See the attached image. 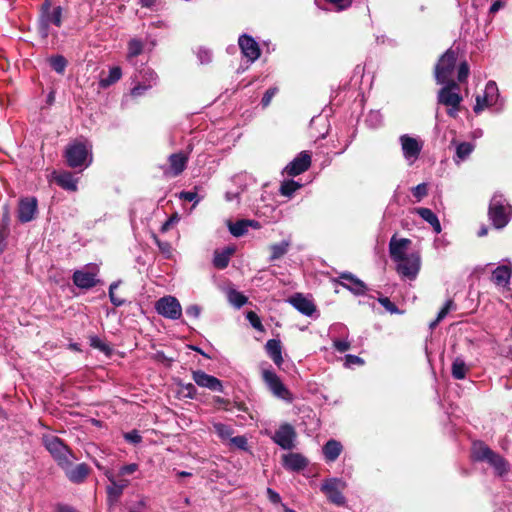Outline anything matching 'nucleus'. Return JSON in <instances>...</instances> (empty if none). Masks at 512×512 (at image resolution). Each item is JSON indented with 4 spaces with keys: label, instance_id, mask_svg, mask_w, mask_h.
I'll list each match as a JSON object with an SVG mask.
<instances>
[{
    "label": "nucleus",
    "instance_id": "nucleus-17",
    "mask_svg": "<svg viewBox=\"0 0 512 512\" xmlns=\"http://www.w3.org/2000/svg\"><path fill=\"white\" fill-rule=\"evenodd\" d=\"M310 164V154L306 151H303L286 166L285 171L290 176H297L306 171L310 167Z\"/></svg>",
    "mask_w": 512,
    "mask_h": 512
},
{
    "label": "nucleus",
    "instance_id": "nucleus-11",
    "mask_svg": "<svg viewBox=\"0 0 512 512\" xmlns=\"http://www.w3.org/2000/svg\"><path fill=\"white\" fill-rule=\"evenodd\" d=\"M499 98L498 87L495 82L490 81L486 84L483 95H478L476 97V104L474 106V111L479 113L483 111L485 108L496 105Z\"/></svg>",
    "mask_w": 512,
    "mask_h": 512
},
{
    "label": "nucleus",
    "instance_id": "nucleus-24",
    "mask_svg": "<svg viewBox=\"0 0 512 512\" xmlns=\"http://www.w3.org/2000/svg\"><path fill=\"white\" fill-rule=\"evenodd\" d=\"M284 466L293 471H299L307 466V460L300 454L289 453L283 456Z\"/></svg>",
    "mask_w": 512,
    "mask_h": 512
},
{
    "label": "nucleus",
    "instance_id": "nucleus-47",
    "mask_svg": "<svg viewBox=\"0 0 512 512\" xmlns=\"http://www.w3.org/2000/svg\"><path fill=\"white\" fill-rule=\"evenodd\" d=\"M379 303L390 313L396 314L399 313L398 308L394 303H392L389 298L387 297H381L378 299Z\"/></svg>",
    "mask_w": 512,
    "mask_h": 512
},
{
    "label": "nucleus",
    "instance_id": "nucleus-25",
    "mask_svg": "<svg viewBox=\"0 0 512 512\" xmlns=\"http://www.w3.org/2000/svg\"><path fill=\"white\" fill-rule=\"evenodd\" d=\"M105 476L110 482V484L107 486L108 501L110 504H113L118 501L123 493V490L116 484V478L110 470H105Z\"/></svg>",
    "mask_w": 512,
    "mask_h": 512
},
{
    "label": "nucleus",
    "instance_id": "nucleus-33",
    "mask_svg": "<svg viewBox=\"0 0 512 512\" xmlns=\"http://www.w3.org/2000/svg\"><path fill=\"white\" fill-rule=\"evenodd\" d=\"M252 223V220H240L236 223H229V231L233 236L240 237L247 232L249 225H252Z\"/></svg>",
    "mask_w": 512,
    "mask_h": 512
},
{
    "label": "nucleus",
    "instance_id": "nucleus-8",
    "mask_svg": "<svg viewBox=\"0 0 512 512\" xmlns=\"http://www.w3.org/2000/svg\"><path fill=\"white\" fill-rule=\"evenodd\" d=\"M345 488V481L338 478L326 479L321 485V491L332 503L339 506L345 504V497L342 495V491Z\"/></svg>",
    "mask_w": 512,
    "mask_h": 512
},
{
    "label": "nucleus",
    "instance_id": "nucleus-28",
    "mask_svg": "<svg viewBox=\"0 0 512 512\" xmlns=\"http://www.w3.org/2000/svg\"><path fill=\"white\" fill-rule=\"evenodd\" d=\"M416 212L423 220L428 222L433 227L436 233L441 232V225L438 220V217L432 210H430L429 208H417Z\"/></svg>",
    "mask_w": 512,
    "mask_h": 512
},
{
    "label": "nucleus",
    "instance_id": "nucleus-43",
    "mask_svg": "<svg viewBox=\"0 0 512 512\" xmlns=\"http://www.w3.org/2000/svg\"><path fill=\"white\" fill-rule=\"evenodd\" d=\"M120 281L113 282L109 287V298L113 305L116 307L122 306L124 304V299L118 297L115 294V289L119 286Z\"/></svg>",
    "mask_w": 512,
    "mask_h": 512
},
{
    "label": "nucleus",
    "instance_id": "nucleus-48",
    "mask_svg": "<svg viewBox=\"0 0 512 512\" xmlns=\"http://www.w3.org/2000/svg\"><path fill=\"white\" fill-rule=\"evenodd\" d=\"M364 360L358 356L348 354L345 356V367L351 368L353 365H363Z\"/></svg>",
    "mask_w": 512,
    "mask_h": 512
},
{
    "label": "nucleus",
    "instance_id": "nucleus-62",
    "mask_svg": "<svg viewBox=\"0 0 512 512\" xmlns=\"http://www.w3.org/2000/svg\"><path fill=\"white\" fill-rule=\"evenodd\" d=\"M180 198L185 200V201H195V203L198 202V199H197V193L196 192H191V191H184V192H181L180 193Z\"/></svg>",
    "mask_w": 512,
    "mask_h": 512
},
{
    "label": "nucleus",
    "instance_id": "nucleus-4",
    "mask_svg": "<svg viewBox=\"0 0 512 512\" xmlns=\"http://www.w3.org/2000/svg\"><path fill=\"white\" fill-rule=\"evenodd\" d=\"M262 377L268 389L275 397L287 403H291L293 401L294 397L292 393L283 384V382L275 372H273L272 370L265 369L262 372Z\"/></svg>",
    "mask_w": 512,
    "mask_h": 512
},
{
    "label": "nucleus",
    "instance_id": "nucleus-12",
    "mask_svg": "<svg viewBox=\"0 0 512 512\" xmlns=\"http://www.w3.org/2000/svg\"><path fill=\"white\" fill-rule=\"evenodd\" d=\"M400 143L404 158L409 164H413L422 150V143L409 135H402L400 137Z\"/></svg>",
    "mask_w": 512,
    "mask_h": 512
},
{
    "label": "nucleus",
    "instance_id": "nucleus-29",
    "mask_svg": "<svg viewBox=\"0 0 512 512\" xmlns=\"http://www.w3.org/2000/svg\"><path fill=\"white\" fill-rule=\"evenodd\" d=\"M56 182L64 189L69 191L77 190V180L69 172H64L56 177Z\"/></svg>",
    "mask_w": 512,
    "mask_h": 512
},
{
    "label": "nucleus",
    "instance_id": "nucleus-57",
    "mask_svg": "<svg viewBox=\"0 0 512 512\" xmlns=\"http://www.w3.org/2000/svg\"><path fill=\"white\" fill-rule=\"evenodd\" d=\"M182 392L184 393V395L186 397H189V398L193 399L196 396L197 390H196V388H195V386L193 384L188 383V384L183 386Z\"/></svg>",
    "mask_w": 512,
    "mask_h": 512
},
{
    "label": "nucleus",
    "instance_id": "nucleus-52",
    "mask_svg": "<svg viewBox=\"0 0 512 512\" xmlns=\"http://www.w3.org/2000/svg\"><path fill=\"white\" fill-rule=\"evenodd\" d=\"M48 22L55 24L56 26L61 25V8L56 7L51 15L48 17Z\"/></svg>",
    "mask_w": 512,
    "mask_h": 512
},
{
    "label": "nucleus",
    "instance_id": "nucleus-14",
    "mask_svg": "<svg viewBox=\"0 0 512 512\" xmlns=\"http://www.w3.org/2000/svg\"><path fill=\"white\" fill-rule=\"evenodd\" d=\"M192 378L194 382L200 387L207 388L214 392L223 391L222 382L218 378L209 375L202 370L193 371Z\"/></svg>",
    "mask_w": 512,
    "mask_h": 512
},
{
    "label": "nucleus",
    "instance_id": "nucleus-37",
    "mask_svg": "<svg viewBox=\"0 0 512 512\" xmlns=\"http://www.w3.org/2000/svg\"><path fill=\"white\" fill-rule=\"evenodd\" d=\"M213 429L218 437L224 442L227 443L233 435V429L230 426H227L223 423H214Z\"/></svg>",
    "mask_w": 512,
    "mask_h": 512
},
{
    "label": "nucleus",
    "instance_id": "nucleus-61",
    "mask_svg": "<svg viewBox=\"0 0 512 512\" xmlns=\"http://www.w3.org/2000/svg\"><path fill=\"white\" fill-rule=\"evenodd\" d=\"M179 221L178 214H173L163 225L161 230L163 232H166L170 229V227L174 224H176Z\"/></svg>",
    "mask_w": 512,
    "mask_h": 512
},
{
    "label": "nucleus",
    "instance_id": "nucleus-45",
    "mask_svg": "<svg viewBox=\"0 0 512 512\" xmlns=\"http://www.w3.org/2000/svg\"><path fill=\"white\" fill-rule=\"evenodd\" d=\"M453 303L452 301H447L446 304L444 305V307L440 310V312L438 313V316L436 318L435 321H433L431 324H430V327L431 328H434L442 319L445 318V316L448 314V312L450 311L451 307H452Z\"/></svg>",
    "mask_w": 512,
    "mask_h": 512
},
{
    "label": "nucleus",
    "instance_id": "nucleus-50",
    "mask_svg": "<svg viewBox=\"0 0 512 512\" xmlns=\"http://www.w3.org/2000/svg\"><path fill=\"white\" fill-rule=\"evenodd\" d=\"M137 470H138V465L135 463L125 465L120 468V470L118 472V477H124L125 475L133 474Z\"/></svg>",
    "mask_w": 512,
    "mask_h": 512
},
{
    "label": "nucleus",
    "instance_id": "nucleus-46",
    "mask_svg": "<svg viewBox=\"0 0 512 512\" xmlns=\"http://www.w3.org/2000/svg\"><path fill=\"white\" fill-rule=\"evenodd\" d=\"M247 319L248 321L250 322V324L257 330L259 331H262L263 330V326H262V323H261V320L260 318L258 317V315L253 312V311H249L247 313Z\"/></svg>",
    "mask_w": 512,
    "mask_h": 512
},
{
    "label": "nucleus",
    "instance_id": "nucleus-9",
    "mask_svg": "<svg viewBox=\"0 0 512 512\" xmlns=\"http://www.w3.org/2000/svg\"><path fill=\"white\" fill-rule=\"evenodd\" d=\"M98 266L95 264H88L80 270H76L73 274V283L82 289H89L94 287L98 280Z\"/></svg>",
    "mask_w": 512,
    "mask_h": 512
},
{
    "label": "nucleus",
    "instance_id": "nucleus-30",
    "mask_svg": "<svg viewBox=\"0 0 512 512\" xmlns=\"http://www.w3.org/2000/svg\"><path fill=\"white\" fill-rule=\"evenodd\" d=\"M233 252L234 249L229 247L221 252H216L213 260L214 265L219 269L226 268Z\"/></svg>",
    "mask_w": 512,
    "mask_h": 512
},
{
    "label": "nucleus",
    "instance_id": "nucleus-1",
    "mask_svg": "<svg viewBox=\"0 0 512 512\" xmlns=\"http://www.w3.org/2000/svg\"><path fill=\"white\" fill-rule=\"evenodd\" d=\"M91 145L88 143L74 142L66 148L65 157L72 168L88 167L92 162Z\"/></svg>",
    "mask_w": 512,
    "mask_h": 512
},
{
    "label": "nucleus",
    "instance_id": "nucleus-31",
    "mask_svg": "<svg viewBox=\"0 0 512 512\" xmlns=\"http://www.w3.org/2000/svg\"><path fill=\"white\" fill-rule=\"evenodd\" d=\"M474 145L469 142H462L456 147V158L455 162L459 164L461 161H464L469 157V155L473 152Z\"/></svg>",
    "mask_w": 512,
    "mask_h": 512
},
{
    "label": "nucleus",
    "instance_id": "nucleus-36",
    "mask_svg": "<svg viewBox=\"0 0 512 512\" xmlns=\"http://www.w3.org/2000/svg\"><path fill=\"white\" fill-rule=\"evenodd\" d=\"M486 462L493 466L496 472L500 475L507 471V462L500 455L494 452L491 454V457L486 460Z\"/></svg>",
    "mask_w": 512,
    "mask_h": 512
},
{
    "label": "nucleus",
    "instance_id": "nucleus-54",
    "mask_svg": "<svg viewBox=\"0 0 512 512\" xmlns=\"http://www.w3.org/2000/svg\"><path fill=\"white\" fill-rule=\"evenodd\" d=\"M186 314L189 317H193L195 319L199 318L201 314V307L199 305L193 304L186 308Z\"/></svg>",
    "mask_w": 512,
    "mask_h": 512
},
{
    "label": "nucleus",
    "instance_id": "nucleus-15",
    "mask_svg": "<svg viewBox=\"0 0 512 512\" xmlns=\"http://www.w3.org/2000/svg\"><path fill=\"white\" fill-rule=\"evenodd\" d=\"M295 437L296 433L294 428L290 424H283L275 432L273 440L283 449H292Z\"/></svg>",
    "mask_w": 512,
    "mask_h": 512
},
{
    "label": "nucleus",
    "instance_id": "nucleus-55",
    "mask_svg": "<svg viewBox=\"0 0 512 512\" xmlns=\"http://www.w3.org/2000/svg\"><path fill=\"white\" fill-rule=\"evenodd\" d=\"M468 74H469V67H468L467 63L466 62L461 63L459 66V70H458V80L460 82L465 81L466 78L468 77Z\"/></svg>",
    "mask_w": 512,
    "mask_h": 512
},
{
    "label": "nucleus",
    "instance_id": "nucleus-60",
    "mask_svg": "<svg viewBox=\"0 0 512 512\" xmlns=\"http://www.w3.org/2000/svg\"><path fill=\"white\" fill-rule=\"evenodd\" d=\"M276 92H277L276 88H271L266 91V93L264 94V96L262 98V104L264 107H266L270 104V102H271L273 96L276 94Z\"/></svg>",
    "mask_w": 512,
    "mask_h": 512
},
{
    "label": "nucleus",
    "instance_id": "nucleus-7",
    "mask_svg": "<svg viewBox=\"0 0 512 512\" xmlns=\"http://www.w3.org/2000/svg\"><path fill=\"white\" fill-rule=\"evenodd\" d=\"M155 309L159 315L171 320H177L182 315L181 304L174 296L160 298L155 304Z\"/></svg>",
    "mask_w": 512,
    "mask_h": 512
},
{
    "label": "nucleus",
    "instance_id": "nucleus-16",
    "mask_svg": "<svg viewBox=\"0 0 512 512\" xmlns=\"http://www.w3.org/2000/svg\"><path fill=\"white\" fill-rule=\"evenodd\" d=\"M74 458H68L67 465H60L61 468L65 471L68 479L74 483H80L84 481V479L89 474V468L86 464L81 463L76 466L72 465V460Z\"/></svg>",
    "mask_w": 512,
    "mask_h": 512
},
{
    "label": "nucleus",
    "instance_id": "nucleus-59",
    "mask_svg": "<svg viewBox=\"0 0 512 512\" xmlns=\"http://www.w3.org/2000/svg\"><path fill=\"white\" fill-rule=\"evenodd\" d=\"M197 55L202 64L208 63L211 60V52L207 49H199Z\"/></svg>",
    "mask_w": 512,
    "mask_h": 512
},
{
    "label": "nucleus",
    "instance_id": "nucleus-3",
    "mask_svg": "<svg viewBox=\"0 0 512 512\" xmlns=\"http://www.w3.org/2000/svg\"><path fill=\"white\" fill-rule=\"evenodd\" d=\"M461 101L459 86L453 81L447 83L438 93V102L448 107L447 113L451 117L457 116Z\"/></svg>",
    "mask_w": 512,
    "mask_h": 512
},
{
    "label": "nucleus",
    "instance_id": "nucleus-23",
    "mask_svg": "<svg viewBox=\"0 0 512 512\" xmlns=\"http://www.w3.org/2000/svg\"><path fill=\"white\" fill-rule=\"evenodd\" d=\"M290 303L299 311L301 312L302 314L306 315V316H311L316 308H315V305L313 304V302L304 297L303 295L301 294H297L293 297L290 298Z\"/></svg>",
    "mask_w": 512,
    "mask_h": 512
},
{
    "label": "nucleus",
    "instance_id": "nucleus-5",
    "mask_svg": "<svg viewBox=\"0 0 512 512\" xmlns=\"http://www.w3.org/2000/svg\"><path fill=\"white\" fill-rule=\"evenodd\" d=\"M43 443L59 465H67L68 458H75L67 446L54 435H45Z\"/></svg>",
    "mask_w": 512,
    "mask_h": 512
},
{
    "label": "nucleus",
    "instance_id": "nucleus-22",
    "mask_svg": "<svg viewBox=\"0 0 512 512\" xmlns=\"http://www.w3.org/2000/svg\"><path fill=\"white\" fill-rule=\"evenodd\" d=\"M340 278L346 282H341V285L356 295L364 294L366 291V285L363 281L356 278L351 273H342Z\"/></svg>",
    "mask_w": 512,
    "mask_h": 512
},
{
    "label": "nucleus",
    "instance_id": "nucleus-42",
    "mask_svg": "<svg viewBox=\"0 0 512 512\" xmlns=\"http://www.w3.org/2000/svg\"><path fill=\"white\" fill-rule=\"evenodd\" d=\"M143 44L136 39H132L128 44V59L139 55L142 52Z\"/></svg>",
    "mask_w": 512,
    "mask_h": 512
},
{
    "label": "nucleus",
    "instance_id": "nucleus-20",
    "mask_svg": "<svg viewBox=\"0 0 512 512\" xmlns=\"http://www.w3.org/2000/svg\"><path fill=\"white\" fill-rule=\"evenodd\" d=\"M169 166L164 169V174L178 176L186 167L188 157L183 153H175L169 156Z\"/></svg>",
    "mask_w": 512,
    "mask_h": 512
},
{
    "label": "nucleus",
    "instance_id": "nucleus-19",
    "mask_svg": "<svg viewBox=\"0 0 512 512\" xmlns=\"http://www.w3.org/2000/svg\"><path fill=\"white\" fill-rule=\"evenodd\" d=\"M238 43L243 55L251 62L256 61L260 57L259 45L252 37L244 34L239 37Z\"/></svg>",
    "mask_w": 512,
    "mask_h": 512
},
{
    "label": "nucleus",
    "instance_id": "nucleus-44",
    "mask_svg": "<svg viewBox=\"0 0 512 512\" xmlns=\"http://www.w3.org/2000/svg\"><path fill=\"white\" fill-rule=\"evenodd\" d=\"M230 447L239 448L242 450L247 449V439L244 436H233L226 443Z\"/></svg>",
    "mask_w": 512,
    "mask_h": 512
},
{
    "label": "nucleus",
    "instance_id": "nucleus-18",
    "mask_svg": "<svg viewBox=\"0 0 512 512\" xmlns=\"http://www.w3.org/2000/svg\"><path fill=\"white\" fill-rule=\"evenodd\" d=\"M512 276V265L509 264L498 266L492 273L493 283L506 290L510 291V279Z\"/></svg>",
    "mask_w": 512,
    "mask_h": 512
},
{
    "label": "nucleus",
    "instance_id": "nucleus-40",
    "mask_svg": "<svg viewBox=\"0 0 512 512\" xmlns=\"http://www.w3.org/2000/svg\"><path fill=\"white\" fill-rule=\"evenodd\" d=\"M51 67L59 74H62L67 66V61L63 56L57 55L49 59Z\"/></svg>",
    "mask_w": 512,
    "mask_h": 512
},
{
    "label": "nucleus",
    "instance_id": "nucleus-21",
    "mask_svg": "<svg viewBox=\"0 0 512 512\" xmlns=\"http://www.w3.org/2000/svg\"><path fill=\"white\" fill-rule=\"evenodd\" d=\"M37 210V201L35 198H25L20 201L18 217L21 222H29L34 218Z\"/></svg>",
    "mask_w": 512,
    "mask_h": 512
},
{
    "label": "nucleus",
    "instance_id": "nucleus-34",
    "mask_svg": "<svg viewBox=\"0 0 512 512\" xmlns=\"http://www.w3.org/2000/svg\"><path fill=\"white\" fill-rule=\"evenodd\" d=\"M227 298L229 303L236 308H241L248 300L245 295L235 289H229L227 291Z\"/></svg>",
    "mask_w": 512,
    "mask_h": 512
},
{
    "label": "nucleus",
    "instance_id": "nucleus-53",
    "mask_svg": "<svg viewBox=\"0 0 512 512\" xmlns=\"http://www.w3.org/2000/svg\"><path fill=\"white\" fill-rule=\"evenodd\" d=\"M427 194V186L422 183L413 188V195L420 200Z\"/></svg>",
    "mask_w": 512,
    "mask_h": 512
},
{
    "label": "nucleus",
    "instance_id": "nucleus-38",
    "mask_svg": "<svg viewBox=\"0 0 512 512\" xmlns=\"http://www.w3.org/2000/svg\"><path fill=\"white\" fill-rule=\"evenodd\" d=\"M468 372V367L465 362L461 358H456L452 364V375L456 379H464L466 373Z\"/></svg>",
    "mask_w": 512,
    "mask_h": 512
},
{
    "label": "nucleus",
    "instance_id": "nucleus-10",
    "mask_svg": "<svg viewBox=\"0 0 512 512\" xmlns=\"http://www.w3.org/2000/svg\"><path fill=\"white\" fill-rule=\"evenodd\" d=\"M456 62V53L452 50H447L440 58L435 68V78L437 83L442 84L447 81L451 76Z\"/></svg>",
    "mask_w": 512,
    "mask_h": 512
},
{
    "label": "nucleus",
    "instance_id": "nucleus-39",
    "mask_svg": "<svg viewBox=\"0 0 512 512\" xmlns=\"http://www.w3.org/2000/svg\"><path fill=\"white\" fill-rule=\"evenodd\" d=\"M121 75H122V71H121L120 67H112L109 70L108 77L102 78L100 80V86L103 88H106V87L112 85L113 83L117 82L121 78Z\"/></svg>",
    "mask_w": 512,
    "mask_h": 512
},
{
    "label": "nucleus",
    "instance_id": "nucleus-35",
    "mask_svg": "<svg viewBox=\"0 0 512 512\" xmlns=\"http://www.w3.org/2000/svg\"><path fill=\"white\" fill-rule=\"evenodd\" d=\"M289 246H290V243L287 240H284L280 243L271 245L270 246V251H271L270 260L274 261V260L281 258L283 255H285L287 253Z\"/></svg>",
    "mask_w": 512,
    "mask_h": 512
},
{
    "label": "nucleus",
    "instance_id": "nucleus-41",
    "mask_svg": "<svg viewBox=\"0 0 512 512\" xmlns=\"http://www.w3.org/2000/svg\"><path fill=\"white\" fill-rule=\"evenodd\" d=\"M300 188V184L297 182L290 180L282 183L280 192L284 196H291L297 189Z\"/></svg>",
    "mask_w": 512,
    "mask_h": 512
},
{
    "label": "nucleus",
    "instance_id": "nucleus-58",
    "mask_svg": "<svg viewBox=\"0 0 512 512\" xmlns=\"http://www.w3.org/2000/svg\"><path fill=\"white\" fill-rule=\"evenodd\" d=\"M124 438L133 444H138L141 442V436L137 431H131L124 435Z\"/></svg>",
    "mask_w": 512,
    "mask_h": 512
},
{
    "label": "nucleus",
    "instance_id": "nucleus-26",
    "mask_svg": "<svg viewBox=\"0 0 512 512\" xmlns=\"http://www.w3.org/2000/svg\"><path fill=\"white\" fill-rule=\"evenodd\" d=\"M265 347L269 357L280 367L283 363L281 342L277 339H270Z\"/></svg>",
    "mask_w": 512,
    "mask_h": 512
},
{
    "label": "nucleus",
    "instance_id": "nucleus-2",
    "mask_svg": "<svg viewBox=\"0 0 512 512\" xmlns=\"http://www.w3.org/2000/svg\"><path fill=\"white\" fill-rule=\"evenodd\" d=\"M511 206L506 203L502 195L495 194L490 202L489 217L497 229L505 227L511 216Z\"/></svg>",
    "mask_w": 512,
    "mask_h": 512
},
{
    "label": "nucleus",
    "instance_id": "nucleus-56",
    "mask_svg": "<svg viewBox=\"0 0 512 512\" xmlns=\"http://www.w3.org/2000/svg\"><path fill=\"white\" fill-rule=\"evenodd\" d=\"M329 3L336 6L338 10H344L351 6L353 0H327Z\"/></svg>",
    "mask_w": 512,
    "mask_h": 512
},
{
    "label": "nucleus",
    "instance_id": "nucleus-63",
    "mask_svg": "<svg viewBox=\"0 0 512 512\" xmlns=\"http://www.w3.org/2000/svg\"><path fill=\"white\" fill-rule=\"evenodd\" d=\"M145 82L146 84H151V87L156 84L157 81V75L153 71H146L145 75Z\"/></svg>",
    "mask_w": 512,
    "mask_h": 512
},
{
    "label": "nucleus",
    "instance_id": "nucleus-13",
    "mask_svg": "<svg viewBox=\"0 0 512 512\" xmlns=\"http://www.w3.org/2000/svg\"><path fill=\"white\" fill-rule=\"evenodd\" d=\"M411 241L407 238H397L394 235L389 242V254L391 259L396 263L399 260H402L404 257L408 256L409 246Z\"/></svg>",
    "mask_w": 512,
    "mask_h": 512
},
{
    "label": "nucleus",
    "instance_id": "nucleus-32",
    "mask_svg": "<svg viewBox=\"0 0 512 512\" xmlns=\"http://www.w3.org/2000/svg\"><path fill=\"white\" fill-rule=\"evenodd\" d=\"M472 453L475 459L486 461L489 457H491L493 451L485 444L478 442L474 443Z\"/></svg>",
    "mask_w": 512,
    "mask_h": 512
},
{
    "label": "nucleus",
    "instance_id": "nucleus-49",
    "mask_svg": "<svg viewBox=\"0 0 512 512\" xmlns=\"http://www.w3.org/2000/svg\"><path fill=\"white\" fill-rule=\"evenodd\" d=\"M151 88V84H146V83H139L137 84L136 86H134L131 90V95L133 97H139L141 95L144 94L145 91H147L148 89Z\"/></svg>",
    "mask_w": 512,
    "mask_h": 512
},
{
    "label": "nucleus",
    "instance_id": "nucleus-51",
    "mask_svg": "<svg viewBox=\"0 0 512 512\" xmlns=\"http://www.w3.org/2000/svg\"><path fill=\"white\" fill-rule=\"evenodd\" d=\"M333 346L338 352L342 353L350 349V342L347 340L334 339Z\"/></svg>",
    "mask_w": 512,
    "mask_h": 512
},
{
    "label": "nucleus",
    "instance_id": "nucleus-64",
    "mask_svg": "<svg viewBox=\"0 0 512 512\" xmlns=\"http://www.w3.org/2000/svg\"><path fill=\"white\" fill-rule=\"evenodd\" d=\"M267 495H268V498L269 500L274 503V504H278L281 502V497L280 495L275 492L274 490H272L271 488H268L267 489Z\"/></svg>",
    "mask_w": 512,
    "mask_h": 512
},
{
    "label": "nucleus",
    "instance_id": "nucleus-6",
    "mask_svg": "<svg viewBox=\"0 0 512 512\" xmlns=\"http://www.w3.org/2000/svg\"><path fill=\"white\" fill-rule=\"evenodd\" d=\"M421 267V258L419 253L412 252L402 260L396 262V271L403 278L414 280Z\"/></svg>",
    "mask_w": 512,
    "mask_h": 512
},
{
    "label": "nucleus",
    "instance_id": "nucleus-27",
    "mask_svg": "<svg viewBox=\"0 0 512 512\" xmlns=\"http://www.w3.org/2000/svg\"><path fill=\"white\" fill-rule=\"evenodd\" d=\"M342 451V445L336 440H329L323 447V453L327 461H335Z\"/></svg>",
    "mask_w": 512,
    "mask_h": 512
}]
</instances>
